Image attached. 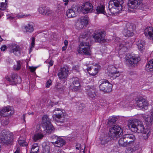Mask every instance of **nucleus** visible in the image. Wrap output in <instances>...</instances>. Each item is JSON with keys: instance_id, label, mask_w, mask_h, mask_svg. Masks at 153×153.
I'll use <instances>...</instances> for the list:
<instances>
[{"instance_id": "obj_62", "label": "nucleus", "mask_w": 153, "mask_h": 153, "mask_svg": "<svg viewBox=\"0 0 153 153\" xmlns=\"http://www.w3.org/2000/svg\"><path fill=\"white\" fill-rule=\"evenodd\" d=\"M25 114H23V119L25 122Z\"/></svg>"}, {"instance_id": "obj_59", "label": "nucleus", "mask_w": 153, "mask_h": 153, "mask_svg": "<svg viewBox=\"0 0 153 153\" xmlns=\"http://www.w3.org/2000/svg\"><path fill=\"white\" fill-rule=\"evenodd\" d=\"M64 43L65 45V46H67L68 45V42L66 40H65L64 41Z\"/></svg>"}, {"instance_id": "obj_33", "label": "nucleus", "mask_w": 153, "mask_h": 153, "mask_svg": "<svg viewBox=\"0 0 153 153\" xmlns=\"http://www.w3.org/2000/svg\"><path fill=\"white\" fill-rule=\"evenodd\" d=\"M26 32L31 33L34 30L33 25L30 23L28 24L25 27Z\"/></svg>"}, {"instance_id": "obj_7", "label": "nucleus", "mask_w": 153, "mask_h": 153, "mask_svg": "<svg viewBox=\"0 0 153 153\" xmlns=\"http://www.w3.org/2000/svg\"><path fill=\"white\" fill-rule=\"evenodd\" d=\"M123 131L120 127L118 125H114L109 129L108 135L111 139L116 140L121 135Z\"/></svg>"}, {"instance_id": "obj_52", "label": "nucleus", "mask_w": 153, "mask_h": 153, "mask_svg": "<svg viewBox=\"0 0 153 153\" xmlns=\"http://www.w3.org/2000/svg\"><path fill=\"white\" fill-rule=\"evenodd\" d=\"M36 68H35L33 67H29V69L30 70V71L31 72H33L35 71Z\"/></svg>"}, {"instance_id": "obj_60", "label": "nucleus", "mask_w": 153, "mask_h": 153, "mask_svg": "<svg viewBox=\"0 0 153 153\" xmlns=\"http://www.w3.org/2000/svg\"><path fill=\"white\" fill-rule=\"evenodd\" d=\"M7 0H0V3H2V2H6Z\"/></svg>"}, {"instance_id": "obj_61", "label": "nucleus", "mask_w": 153, "mask_h": 153, "mask_svg": "<svg viewBox=\"0 0 153 153\" xmlns=\"http://www.w3.org/2000/svg\"><path fill=\"white\" fill-rule=\"evenodd\" d=\"M19 149L17 148L14 153H19Z\"/></svg>"}, {"instance_id": "obj_49", "label": "nucleus", "mask_w": 153, "mask_h": 153, "mask_svg": "<svg viewBox=\"0 0 153 153\" xmlns=\"http://www.w3.org/2000/svg\"><path fill=\"white\" fill-rule=\"evenodd\" d=\"M31 39L32 41L30 46H31V48H34L35 46V39L33 37H32Z\"/></svg>"}, {"instance_id": "obj_4", "label": "nucleus", "mask_w": 153, "mask_h": 153, "mask_svg": "<svg viewBox=\"0 0 153 153\" xmlns=\"http://www.w3.org/2000/svg\"><path fill=\"white\" fill-rule=\"evenodd\" d=\"M105 31L100 30H96L92 35L93 39L90 42L103 43L106 42L105 39Z\"/></svg>"}, {"instance_id": "obj_53", "label": "nucleus", "mask_w": 153, "mask_h": 153, "mask_svg": "<svg viewBox=\"0 0 153 153\" xmlns=\"http://www.w3.org/2000/svg\"><path fill=\"white\" fill-rule=\"evenodd\" d=\"M6 48H7V46L5 45H2L1 48V50L2 51H5V50L6 49Z\"/></svg>"}, {"instance_id": "obj_46", "label": "nucleus", "mask_w": 153, "mask_h": 153, "mask_svg": "<svg viewBox=\"0 0 153 153\" xmlns=\"http://www.w3.org/2000/svg\"><path fill=\"white\" fill-rule=\"evenodd\" d=\"M145 45L142 44L141 45H137L139 51L142 52L145 49Z\"/></svg>"}, {"instance_id": "obj_27", "label": "nucleus", "mask_w": 153, "mask_h": 153, "mask_svg": "<svg viewBox=\"0 0 153 153\" xmlns=\"http://www.w3.org/2000/svg\"><path fill=\"white\" fill-rule=\"evenodd\" d=\"M107 135H102L100 138L101 144L102 145H105L108 143L110 140V138Z\"/></svg>"}, {"instance_id": "obj_22", "label": "nucleus", "mask_w": 153, "mask_h": 153, "mask_svg": "<svg viewBox=\"0 0 153 153\" xmlns=\"http://www.w3.org/2000/svg\"><path fill=\"white\" fill-rule=\"evenodd\" d=\"M71 84L73 87L72 90L74 91H77L80 88V84L78 78L77 77H74L71 79Z\"/></svg>"}, {"instance_id": "obj_20", "label": "nucleus", "mask_w": 153, "mask_h": 153, "mask_svg": "<svg viewBox=\"0 0 153 153\" xmlns=\"http://www.w3.org/2000/svg\"><path fill=\"white\" fill-rule=\"evenodd\" d=\"M86 94L90 98L94 99L96 96V88L94 86L88 85L86 88Z\"/></svg>"}, {"instance_id": "obj_64", "label": "nucleus", "mask_w": 153, "mask_h": 153, "mask_svg": "<svg viewBox=\"0 0 153 153\" xmlns=\"http://www.w3.org/2000/svg\"><path fill=\"white\" fill-rule=\"evenodd\" d=\"M79 153H85L84 150H83V149H82V150H81L80 152Z\"/></svg>"}, {"instance_id": "obj_42", "label": "nucleus", "mask_w": 153, "mask_h": 153, "mask_svg": "<svg viewBox=\"0 0 153 153\" xmlns=\"http://www.w3.org/2000/svg\"><path fill=\"white\" fill-rule=\"evenodd\" d=\"M1 120L2 124L4 125H7L9 123V120L8 118L3 117Z\"/></svg>"}, {"instance_id": "obj_38", "label": "nucleus", "mask_w": 153, "mask_h": 153, "mask_svg": "<svg viewBox=\"0 0 153 153\" xmlns=\"http://www.w3.org/2000/svg\"><path fill=\"white\" fill-rule=\"evenodd\" d=\"M90 35V33L88 31H86L82 33L80 36L81 38H85L86 37H89Z\"/></svg>"}, {"instance_id": "obj_36", "label": "nucleus", "mask_w": 153, "mask_h": 153, "mask_svg": "<svg viewBox=\"0 0 153 153\" xmlns=\"http://www.w3.org/2000/svg\"><path fill=\"white\" fill-rule=\"evenodd\" d=\"M39 148L37 143H34L32 146L31 150L38 153L39 152Z\"/></svg>"}, {"instance_id": "obj_44", "label": "nucleus", "mask_w": 153, "mask_h": 153, "mask_svg": "<svg viewBox=\"0 0 153 153\" xmlns=\"http://www.w3.org/2000/svg\"><path fill=\"white\" fill-rule=\"evenodd\" d=\"M45 12L44 13V15L47 16H48L50 15L52 13V10H51L48 7L46 8V9L45 11Z\"/></svg>"}, {"instance_id": "obj_10", "label": "nucleus", "mask_w": 153, "mask_h": 153, "mask_svg": "<svg viewBox=\"0 0 153 153\" xmlns=\"http://www.w3.org/2000/svg\"><path fill=\"white\" fill-rule=\"evenodd\" d=\"M134 29V26L132 24L128 23L123 31V34L126 37L132 36L133 35V31Z\"/></svg>"}, {"instance_id": "obj_24", "label": "nucleus", "mask_w": 153, "mask_h": 153, "mask_svg": "<svg viewBox=\"0 0 153 153\" xmlns=\"http://www.w3.org/2000/svg\"><path fill=\"white\" fill-rule=\"evenodd\" d=\"M52 143L44 142L42 144L43 152H50L52 146Z\"/></svg>"}, {"instance_id": "obj_39", "label": "nucleus", "mask_w": 153, "mask_h": 153, "mask_svg": "<svg viewBox=\"0 0 153 153\" xmlns=\"http://www.w3.org/2000/svg\"><path fill=\"white\" fill-rule=\"evenodd\" d=\"M47 7H46L43 5L40 6L39 8V12L40 13L44 15L45 11Z\"/></svg>"}, {"instance_id": "obj_3", "label": "nucleus", "mask_w": 153, "mask_h": 153, "mask_svg": "<svg viewBox=\"0 0 153 153\" xmlns=\"http://www.w3.org/2000/svg\"><path fill=\"white\" fill-rule=\"evenodd\" d=\"M91 47L88 41H83L80 43L77 51L79 53L83 55L90 56L91 54Z\"/></svg>"}, {"instance_id": "obj_26", "label": "nucleus", "mask_w": 153, "mask_h": 153, "mask_svg": "<svg viewBox=\"0 0 153 153\" xmlns=\"http://www.w3.org/2000/svg\"><path fill=\"white\" fill-rule=\"evenodd\" d=\"M77 9L72 8L71 9H68L66 13V15L69 18H73L76 16V11H78V7H77Z\"/></svg>"}, {"instance_id": "obj_18", "label": "nucleus", "mask_w": 153, "mask_h": 153, "mask_svg": "<svg viewBox=\"0 0 153 153\" xmlns=\"http://www.w3.org/2000/svg\"><path fill=\"white\" fill-rule=\"evenodd\" d=\"M136 102L138 106L140 108L147 109L148 108L149 103L147 100L143 98H140L136 100Z\"/></svg>"}, {"instance_id": "obj_23", "label": "nucleus", "mask_w": 153, "mask_h": 153, "mask_svg": "<svg viewBox=\"0 0 153 153\" xmlns=\"http://www.w3.org/2000/svg\"><path fill=\"white\" fill-rule=\"evenodd\" d=\"M145 35L153 41V27H149L146 29L144 31Z\"/></svg>"}, {"instance_id": "obj_57", "label": "nucleus", "mask_w": 153, "mask_h": 153, "mask_svg": "<svg viewBox=\"0 0 153 153\" xmlns=\"http://www.w3.org/2000/svg\"><path fill=\"white\" fill-rule=\"evenodd\" d=\"M49 64L50 65V66H52L53 65V61L51 60L49 62Z\"/></svg>"}, {"instance_id": "obj_31", "label": "nucleus", "mask_w": 153, "mask_h": 153, "mask_svg": "<svg viewBox=\"0 0 153 153\" xmlns=\"http://www.w3.org/2000/svg\"><path fill=\"white\" fill-rule=\"evenodd\" d=\"M104 9L105 6L103 5H100L97 6L96 9L97 13L98 14L102 13L105 15H106V13Z\"/></svg>"}, {"instance_id": "obj_19", "label": "nucleus", "mask_w": 153, "mask_h": 153, "mask_svg": "<svg viewBox=\"0 0 153 153\" xmlns=\"http://www.w3.org/2000/svg\"><path fill=\"white\" fill-rule=\"evenodd\" d=\"M52 137L53 139L56 140L55 142H52V144L55 146L61 147L65 144V141L62 138L55 135L52 136Z\"/></svg>"}, {"instance_id": "obj_41", "label": "nucleus", "mask_w": 153, "mask_h": 153, "mask_svg": "<svg viewBox=\"0 0 153 153\" xmlns=\"http://www.w3.org/2000/svg\"><path fill=\"white\" fill-rule=\"evenodd\" d=\"M21 62L20 61H17L16 64L14 65L13 66V68L15 70H18L21 68Z\"/></svg>"}, {"instance_id": "obj_37", "label": "nucleus", "mask_w": 153, "mask_h": 153, "mask_svg": "<svg viewBox=\"0 0 153 153\" xmlns=\"http://www.w3.org/2000/svg\"><path fill=\"white\" fill-rule=\"evenodd\" d=\"M54 111L55 112V114L53 115H59L61 117V116H64L63 113L61 109L55 108Z\"/></svg>"}, {"instance_id": "obj_15", "label": "nucleus", "mask_w": 153, "mask_h": 153, "mask_svg": "<svg viewBox=\"0 0 153 153\" xmlns=\"http://www.w3.org/2000/svg\"><path fill=\"white\" fill-rule=\"evenodd\" d=\"M88 19L85 16L81 17L78 20L76 25L78 29L83 28L84 26L86 25L88 23Z\"/></svg>"}, {"instance_id": "obj_47", "label": "nucleus", "mask_w": 153, "mask_h": 153, "mask_svg": "<svg viewBox=\"0 0 153 153\" xmlns=\"http://www.w3.org/2000/svg\"><path fill=\"white\" fill-rule=\"evenodd\" d=\"M142 44L145 45V42L144 40L139 39L136 42V45H141Z\"/></svg>"}, {"instance_id": "obj_12", "label": "nucleus", "mask_w": 153, "mask_h": 153, "mask_svg": "<svg viewBox=\"0 0 153 153\" xmlns=\"http://www.w3.org/2000/svg\"><path fill=\"white\" fill-rule=\"evenodd\" d=\"M5 79L8 83L10 85H14L20 83L21 79L20 77L16 74H13L11 78L8 76H6Z\"/></svg>"}, {"instance_id": "obj_13", "label": "nucleus", "mask_w": 153, "mask_h": 153, "mask_svg": "<svg viewBox=\"0 0 153 153\" xmlns=\"http://www.w3.org/2000/svg\"><path fill=\"white\" fill-rule=\"evenodd\" d=\"M93 10V5L91 3L88 2H86L84 3L80 8V11L84 14L91 13Z\"/></svg>"}, {"instance_id": "obj_17", "label": "nucleus", "mask_w": 153, "mask_h": 153, "mask_svg": "<svg viewBox=\"0 0 153 153\" xmlns=\"http://www.w3.org/2000/svg\"><path fill=\"white\" fill-rule=\"evenodd\" d=\"M69 73L68 68L67 67L61 68L59 71L57 76L59 79H65L66 78Z\"/></svg>"}, {"instance_id": "obj_55", "label": "nucleus", "mask_w": 153, "mask_h": 153, "mask_svg": "<svg viewBox=\"0 0 153 153\" xmlns=\"http://www.w3.org/2000/svg\"><path fill=\"white\" fill-rule=\"evenodd\" d=\"M76 149H78V150L79 149V148H80V144H77L76 145Z\"/></svg>"}, {"instance_id": "obj_43", "label": "nucleus", "mask_w": 153, "mask_h": 153, "mask_svg": "<svg viewBox=\"0 0 153 153\" xmlns=\"http://www.w3.org/2000/svg\"><path fill=\"white\" fill-rule=\"evenodd\" d=\"M7 6V2H2L0 3V10H4L6 8Z\"/></svg>"}, {"instance_id": "obj_35", "label": "nucleus", "mask_w": 153, "mask_h": 153, "mask_svg": "<svg viewBox=\"0 0 153 153\" xmlns=\"http://www.w3.org/2000/svg\"><path fill=\"white\" fill-rule=\"evenodd\" d=\"M25 138L22 137L19 138L18 143L20 145L22 146H27V143L25 140Z\"/></svg>"}, {"instance_id": "obj_48", "label": "nucleus", "mask_w": 153, "mask_h": 153, "mask_svg": "<svg viewBox=\"0 0 153 153\" xmlns=\"http://www.w3.org/2000/svg\"><path fill=\"white\" fill-rule=\"evenodd\" d=\"M52 84V81L51 79H49L47 80L46 83V87L48 88Z\"/></svg>"}, {"instance_id": "obj_5", "label": "nucleus", "mask_w": 153, "mask_h": 153, "mask_svg": "<svg viewBox=\"0 0 153 153\" xmlns=\"http://www.w3.org/2000/svg\"><path fill=\"white\" fill-rule=\"evenodd\" d=\"M123 0H111L109 2L108 8L112 13H114V10L118 11H122L123 6Z\"/></svg>"}, {"instance_id": "obj_29", "label": "nucleus", "mask_w": 153, "mask_h": 153, "mask_svg": "<svg viewBox=\"0 0 153 153\" xmlns=\"http://www.w3.org/2000/svg\"><path fill=\"white\" fill-rule=\"evenodd\" d=\"M150 130L149 128H146L142 133V137L145 140H147L150 135Z\"/></svg>"}, {"instance_id": "obj_32", "label": "nucleus", "mask_w": 153, "mask_h": 153, "mask_svg": "<svg viewBox=\"0 0 153 153\" xmlns=\"http://www.w3.org/2000/svg\"><path fill=\"white\" fill-rule=\"evenodd\" d=\"M39 133L35 134L33 137V139L35 141H37L38 140L42 139L44 137L43 133L40 132V131H42V132H43L42 129H41L40 130H39Z\"/></svg>"}, {"instance_id": "obj_34", "label": "nucleus", "mask_w": 153, "mask_h": 153, "mask_svg": "<svg viewBox=\"0 0 153 153\" xmlns=\"http://www.w3.org/2000/svg\"><path fill=\"white\" fill-rule=\"evenodd\" d=\"M117 118L115 117H110L109 118L108 121V122L107 124L109 126H111V125L114 123L117 120Z\"/></svg>"}, {"instance_id": "obj_40", "label": "nucleus", "mask_w": 153, "mask_h": 153, "mask_svg": "<svg viewBox=\"0 0 153 153\" xmlns=\"http://www.w3.org/2000/svg\"><path fill=\"white\" fill-rule=\"evenodd\" d=\"M56 88L59 91H63L65 88V87L60 83H57L55 86Z\"/></svg>"}, {"instance_id": "obj_30", "label": "nucleus", "mask_w": 153, "mask_h": 153, "mask_svg": "<svg viewBox=\"0 0 153 153\" xmlns=\"http://www.w3.org/2000/svg\"><path fill=\"white\" fill-rule=\"evenodd\" d=\"M53 119L57 123H61L64 122L65 120V117L64 116L53 115Z\"/></svg>"}, {"instance_id": "obj_56", "label": "nucleus", "mask_w": 153, "mask_h": 153, "mask_svg": "<svg viewBox=\"0 0 153 153\" xmlns=\"http://www.w3.org/2000/svg\"><path fill=\"white\" fill-rule=\"evenodd\" d=\"M63 1L65 2L64 3V4L66 6L68 4V3L69 2L68 0H63Z\"/></svg>"}, {"instance_id": "obj_54", "label": "nucleus", "mask_w": 153, "mask_h": 153, "mask_svg": "<svg viewBox=\"0 0 153 153\" xmlns=\"http://www.w3.org/2000/svg\"><path fill=\"white\" fill-rule=\"evenodd\" d=\"M129 74L130 75H132L134 74H136V72L135 71H131L129 72Z\"/></svg>"}, {"instance_id": "obj_51", "label": "nucleus", "mask_w": 153, "mask_h": 153, "mask_svg": "<svg viewBox=\"0 0 153 153\" xmlns=\"http://www.w3.org/2000/svg\"><path fill=\"white\" fill-rule=\"evenodd\" d=\"M52 153H65V152L61 149H59L55 152H53Z\"/></svg>"}, {"instance_id": "obj_9", "label": "nucleus", "mask_w": 153, "mask_h": 153, "mask_svg": "<svg viewBox=\"0 0 153 153\" xmlns=\"http://www.w3.org/2000/svg\"><path fill=\"white\" fill-rule=\"evenodd\" d=\"M100 90L105 93H109L112 91V85L106 79H102L99 82Z\"/></svg>"}, {"instance_id": "obj_14", "label": "nucleus", "mask_w": 153, "mask_h": 153, "mask_svg": "<svg viewBox=\"0 0 153 153\" xmlns=\"http://www.w3.org/2000/svg\"><path fill=\"white\" fill-rule=\"evenodd\" d=\"M8 48L10 53H13L16 55L20 54L21 48L17 44L15 43L10 44L9 45Z\"/></svg>"}, {"instance_id": "obj_58", "label": "nucleus", "mask_w": 153, "mask_h": 153, "mask_svg": "<svg viewBox=\"0 0 153 153\" xmlns=\"http://www.w3.org/2000/svg\"><path fill=\"white\" fill-rule=\"evenodd\" d=\"M67 48V46H64L62 48V51H65L66 50V49Z\"/></svg>"}, {"instance_id": "obj_8", "label": "nucleus", "mask_w": 153, "mask_h": 153, "mask_svg": "<svg viewBox=\"0 0 153 153\" xmlns=\"http://www.w3.org/2000/svg\"><path fill=\"white\" fill-rule=\"evenodd\" d=\"M140 60V57L137 55L133 54L126 57V63L131 67H135Z\"/></svg>"}, {"instance_id": "obj_63", "label": "nucleus", "mask_w": 153, "mask_h": 153, "mask_svg": "<svg viewBox=\"0 0 153 153\" xmlns=\"http://www.w3.org/2000/svg\"><path fill=\"white\" fill-rule=\"evenodd\" d=\"M91 67H88L87 68V70L88 71L91 70Z\"/></svg>"}, {"instance_id": "obj_28", "label": "nucleus", "mask_w": 153, "mask_h": 153, "mask_svg": "<svg viewBox=\"0 0 153 153\" xmlns=\"http://www.w3.org/2000/svg\"><path fill=\"white\" fill-rule=\"evenodd\" d=\"M146 70L148 72L153 73V59L149 61L146 65Z\"/></svg>"}, {"instance_id": "obj_6", "label": "nucleus", "mask_w": 153, "mask_h": 153, "mask_svg": "<svg viewBox=\"0 0 153 153\" xmlns=\"http://www.w3.org/2000/svg\"><path fill=\"white\" fill-rule=\"evenodd\" d=\"M42 127L43 131L46 133L50 134L54 131V129L51 122V119L47 115L44 116L42 117Z\"/></svg>"}, {"instance_id": "obj_1", "label": "nucleus", "mask_w": 153, "mask_h": 153, "mask_svg": "<svg viewBox=\"0 0 153 153\" xmlns=\"http://www.w3.org/2000/svg\"><path fill=\"white\" fill-rule=\"evenodd\" d=\"M135 141L134 135L131 134H126L120 138L118 143L120 146H131L127 148L126 153H132L138 149V146L136 144Z\"/></svg>"}, {"instance_id": "obj_2", "label": "nucleus", "mask_w": 153, "mask_h": 153, "mask_svg": "<svg viewBox=\"0 0 153 153\" xmlns=\"http://www.w3.org/2000/svg\"><path fill=\"white\" fill-rule=\"evenodd\" d=\"M128 126L131 131L138 133H142L145 128L142 122L136 120H130L128 123Z\"/></svg>"}, {"instance_id": "obj_25", "label": "nucleus", "mask_w": 153, "mask_h": 153, "mask_svg": "<svg viewBox=\"0 0 153 153\" xmlns=\"http://www.w3.org/2000/svg\"><path fill=\"white\" fill-rule=\"evenodd\" d=\"M141 116L147 122V123L149 125L152 124V123L153 122V112L152 113L151 117L143 114H141Z\"/></svg>"}, {"instance_id": "obj_21", "label": "nucleus", "mask_w": 153, "mask_h": 153, "mask_svg": "<svg viewBox=\"0 0 153 153\" xmlns=\"http://www.w3.org/2000/svg\"><path fill=\"white\" fill-rule=\"evenodd\" d=\"M108 75L111 79H115L120 75L119 72L117 70L116 68L114 66L111 67V70L109 71Z\"/></svg>"}, {"instance_id": "obj_16", "label": "nucleus", "mask_w": 153, "mask_h": 153, "mask_svg": "<svg viewBox=\"0 0 153 153\" xmlns=\"http://www.w3.org/2000/svg\"><path fill=\"white\" fill-rule=\"evenodd\" d=\"M142 4V0H128V5L130 8L139 9Z\"/></svg>"}, {"instance_id": "obj_50", "label": "nucleus", "mask_w": 153, "mask_h": 153, "mask_svg": "<svg viewBox=\"0 0 153 153\" xmlns=\"http://www.w3.org/2000/svg\"><path fill=\"white\" fill-rule=\"evenodd\" d=\"M12 14H9L7 15L8 19H9L10 20H13L14 19V17L12 16Z\"/></svg>"}, {"instance_id": "obj_45", "label": "nucleus", "mask_w": 153, "mask_h": 153, "mask_svg": "<svg viewBox=\"0 0 153 153\" xmlns=\"http://www.w3.org/2000/svg\"><path fill=\"white\" fill-rule=\"evenodd\" d=\"M98 69L97 68H95L94 69V72H92L91 71L89 72L88 73L90 75H91L92 76H94L98 73Z\"/></svg>"}, {"instance_id": "obj_11", "label": "nucleus", "mask_w": 153, "mask_h": 153, "mask_svg": "<svg viewBox=\"0 0 153 153\" xmlns=\"http://www.w3.org/2000/svg\"><path fill=\"white\" fill-rule=\"evenodd\" d=\"M0 138L4 143L7 144H10L12 141V136L8 131L5 130L1 132Z\"/></svg>"}]
</instances>
